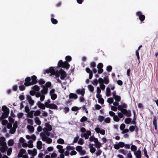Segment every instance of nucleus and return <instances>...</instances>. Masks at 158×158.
Returning a JSON list of instances; mask_svg holds the SVG:
<instances>
[{
  "label": "nucleus",
  "instance_id": "obj_1",
  "mask_svg": "<svg viewBox=\"0 0 158 158\" xmlns=\"http://www.w3.org/2000/svg\"><path fill=\"white\" fill-rule=\"evenodd\" d=\"M45 71L48 74L50 73L52 75H55L57 77H58L60 74V70L59 72L56 71L53 67H50L48 69H47Z\"/></svg>",
  "mask_w": 158,
  "mask_h": 158
},
{
  "label": "nucleus",
  "instance_id": "obj_2",
  "mask_svg": "<svg viewBox=\"0 0 158 158\" xmlns=\"http://www.w3.org/2000/svg\"><path fill=\"white\" fill-rule=\"evenodd\" d=\"M58 66L68 69L70 67V64L67 62H63L61 60H59L58 63Z\"/></svg>",
  "mask_w": 158,
  "mask_h": 158
},
{
  "label": "nucleus",
  "instance_id": "obj_3",
  "mask_svg": "<svg viewBox=\"0 0 158 158\" xmlns=\"http://www.w3.org/2000/svg\"><path fill=\"white\" fill-rule=\"evenodd\" d=\"M31 78L30 77H27L25 80V82L24 83V85L25 86H28L32 85L31 83Z\"/></svg>",
  "mask_w": 158,
  "mask_h": 158
},
{
  "label": "nucleus",
  "instance_id": "obj_4",
  "mask_svg": "<svg viewBox=\"0 0 158 158\" xmlns=\"http://www.w3.org/2000/svg\"><path fill=\"white\" fill-rule=\"evenodd\" d=\"M136 15L139 17V19L141 21H144L145 19V16L142 14V12L139 11L136 13Z\"/></svg>",
  "mask_w": 158,
  "mask_h": 158
},
{
  "label": "nucleus",
  "instance_id": "obj_5",
  "mask_svg": "<svg viewBox=\"0 0 158 158\" xmlns=\"http://www.w3.org/2000/svg\"><path fill=\"white\" fill-rule=\"evenodd\" d=\"M60 79L62 80H64L67 76L66 72L62 69L60 70Z\"/></svg>",
  "mask_w": 158,
  "mask_h": 158
},
{
  "label": "nucleus",
  "instance_id": "obj_6",
  "mask_svg": "<svg viewBox=\"0 0 158 158\" xmlns=\"http://www.w3.org/2000/svg\"><path fill=\"white\" fill-rule=\"evenodd\" d=\"M31 83H32V85L37 84L38 82L37 77L35 75L32 76L31 77Z\"/></svg>",
  "mask_w": 158,
  "mask_h": 158
},
{
  "label": "nucleus",
  "instance_id": "obj_7",
  "mask_svg": "<svg viewBox=\"0 0 158 158\" xmlns=\"http://www.w3.org/2000/svg\"><path fill=\"white\" fill-rule=\"evenodd\" d=\"M76 93L78 94H81L82 96H83L85 94V89L82 88L81 89H79L77 90Z\"/></svg>",
  "mask_w": 158,
  "mask_h": 158
},
{
  "label": "nucleus",
  "instance_id": "obj_8",
  "mask_svg": "<svg viewBox=\"0 0 158 158\" xmlns=\"http://www.w3.org/2000/svg\"><path fill=\"white\" fill-rule=\"evenodd\" d=\"M134 154L136 158H141V151L139 149L137 151H134Z\"/></svg>",
  "mask_w": 158,
  "mask_h": 158
},
{
  "label": "nucleus",
  "instance_id": "obj_9",
  "mask_svg": "<svg viewBox=\"0 0 158 158\" xmlns=\"http://www.w3.org/2000/svg\"><path fill=\"white\" fill-rule=\"evenodd\" d=\"M127 117H130L131 116V113L130 110H127V109H123L122 112Z\"/></svg>",
  "mask_w": 158,
  "mask_h": 158
},
{
  "label": "nucleus",
  "instance_id": "obj_10",
  "mask_svg": "<svg viewBox=\"0 0 158 158\" xmlns=\"http://www.w3.org/2000/svg\"><path fill=\"white\" fill-rule=\"evenodd\" d=\"M37 105H38V107L43 110H44L45 108V106L44 104L42 103L41 102L39 101L38 102Z\"/></svg>",
  "mask_w": 158,
  "mask_h": 158
},
{
  "label": "nucleus",
  "instance_id": "obj_11",
  "mask_svg": "<svg viewBox=\"0 0 158 158\" xmlns=\"http://www.w3.org/2000/svg\"><path fill=\"white\" fill-rule=\"evenodd\" d=\"M69 99H76L78 98V96L76 94L70 93L69 95Z\"/></svg>",
  "mask_w": 158,
  "mask_h": 158
},
{
  "label": "nucleus",
  "instance_id": "obj_12",
  "mask_svg": "<svg viewBox=\"0 0 158 158\" xmlns=\"http://www.w3.org/2000/svg\"><path fill=\"white\" fill-rule=\"evenodd\" d=\"M41 86L43 87L44 89L41 90L40 91L41 93L43 94H46L48 92V89L47 88H45V86L43 85H42Z\"/></svg>",
  "mask_w": 158,
  "mask_h": 158
},
{
  "label": "nucleus",
  "instance_id": "obj_13",
  "mask_svg": "<svg viewBox=\"0 0 158 158\" xmlns=\"http://www.w3.org/2000/svg\"><path fill=\"white\" fill-rule=\"evenodd\" d=\"M5 139L4 137H2L0 138V146L1 145H6V143L5 142Z\"/></svg>",
  "mask_w": 158,
  "mask_h": 158
},
{
  "label": "nucleus",
  "instance_id": "obj_14",
  "mask_svg": "<svg viewBox=\"0 0 158 158\" xmlns=\"http://www.w3.org/2000/svg\"><path fill=\"white\" fill-rule=\"evenodd\" d=\"M2 147L0 148V151L4 153L7 149L8 148L6 146V144L2 145Z\"/></svg>",
  "mask_w": 158,
  "mask_h": 158
},
{
  "label": "nucleus",
  "instance_id": "obj_15",
  "mask_svg": "<svg viewBox=\"0 0 158 158\" xmlns=\"http://www.w3.org/2000/svg\"><path fill=\"white\" fill-rule=\"evenodd\" d=\"M157 119L156 117L154 118L153 120V124L154 127V128L155 130L157 129Z\"/></svg>",
  "mask_w": 158,
  "mask_h": 158
},
{
  "label": "nucleus",
  "instance_id": "obj_16",
  "mask_svg": "<svg viewBox=\"0 0 158 158\" xmlns=\"http://www.w3.org/2000/svg\"><path fill=\"white\" fill-rule=\"evenodd\" d=\"M42 143L41 141H39L37 142L36 147L39 150H40L42 148Z\"/></svg>",
  "mask_w": 158,
  "mask_h": 158
},
{
  "label": "nucleus",
  "instance_id": "obj_17",
  "mask_svg": "<svg viewBox=\"0 0 158 158\" xmlns=\"http://www.w3.org/2000/svg\"><path fill=\"white\" fill-rule=\"evenodd\" d=\"M42 139L43 141H46L48 137L46 136L45 134L43 133H41L40 134Z\"/></svg>",
  "mask_w": 158,
  "mask_h": 158
},
{
  "label": "nucleus",
  "instance_id": "obj_18",
  "mask_svg": "<svg viewBox=\"0 0 158 158\" xmlns=\"http://www.w3.org/2000/svg\"><path fill=\"white\" fill-rule=\"evenodd\" d=\"M2 110L4 112L10 113L9 109L6 106H2Z\"/></svg>",
  "mask_w": 158,
  "mask_h": 158
},
{
  "label": "nucleus",
  "instance_id": "obj_19",
  "mask_svg": "<svg viewBox=\"0 0 158 158\" xmlns=\"http://www.w3.org/2000/svg\"><path fill=\"white\" fill-rule=\"evenodd\" d=\"M34 112V110H31L30 112L27 113V117L31 118H33V114Z\"/></svg>",
  "mask_w": 158,
  "mask_h": 158
},
{
  "label": "nucleus",
  "instance_id": "obj_20",
  "mask_svg": "<svg viewBox=\"0 0 158 158\" xmlns=\"http://www.w3.org/2000/svg\"><path fill=\"white\" fill-rule=\"evenodd\" d=\"M27 128L29 130V131L31 133H32L34 130V128L32 126L28 125L27 126Z\"/></svg>",
  "mask_w": 158,
  "mask_h": 158
},
{
  "label": "nucleus",
  "instance_id": "obj_21",
  "mask_svg": "<svg viewBox=\"0 0 158 158\" xmlns=\"http://www.w3.org/2000/svg\"><path fill=\"white\" fill-rule=\"evenodd\" d=\"M106 94L107 97L110 96L111 95L110 89V88L108 87L106 88Z\"/></svg>",
  "mask_w": 158,
  "mask_h": 158
},
{
  "label": "nucleus",
  "instance_id": "obj_22",
  "mask_svg": "<svg viewBox=\"0 0 158 158\" xmlns=\"http://www.w3.org/2000/svg\"><path fill=\"white\" fill-rule=\"evenodd\" d=\"M133 114H134V116H133V118L132 121V123L133 124H135L136 123V118H135L136 114H135V110H133Z\"/></svg>",
  "mask_w": 158,
  "mask_h": 158
},
{
  "label": "nucleus",
  "instance_id": "obj_23",
  "mask_svg": "<svg viewBox=\"0 0 158 158\" xmlns=\"http://www.w3.org/2000/svg\"><path fill=\"white\" fill-rule=\"evenodd\" d=\"M35 123L38 125H40L41 123V121L40 120L38 117H36L35 118Z\"/></svg>",
  "mask_w": 158,
  "mask_h": 158
},
{
  "label": "nucleus",
  "instance_id": "obj_24",
  "mask_svg": "<svg viewBox=\"0 0 158 158\" xmlns=\"http://www.w3.org/2000/svg\"><path fill=\"white\" fill-rule=\"evenodd\" d=\"M9 114V112H3L2 113V116L3 118H5L8 117Z\"/></svg>",
  "mask_w": 158,
  "mask_h": 158
},
{
  "label": "nucleus",
  "instance_id": "obj_25",
  "mask_svg": "<svg viewBox=\"0 0 158 158\" xmlns=\"http://www.w3.org/2000/svg\"><path fill=\"white\" fill-rule=\"evenodd\" d=\"M49 108L53 109H57L58 106L55 104L53 103L51 104Z\"/></svg>",
  "mask_w": 158,
  "mask_h": 158
},
{
  "label": "nucleus",
  "instance_id": "obj_26",
  "mask_svg": "<svg viewBox=\"0 0 158 158\" xmlns=\"http://www.w3.org/2000/svg\"><path fill=\"white\" fill-rule=\"evenodd\" d=\"M131 121V119L130 118H126L125 120V123L126 124H129Z\"/></svg>",
  "mask_w": 158,
  "mask_h": 158
},
{
  "label": "nucleus",
  "instance_id": "obj_27",
  "mask_svg": "<svg viewBox=\"0 0 158 158\" xmlns=\"http://www.w3.org/2000/svg\"><path fill=\"white\" fill-rule=\"evenodd\" d=\"M32 89L35 91H38L40 90V87L37 85H35L32 87Z\"/></svg>",
  "mask_w": 158,
  "mask_h": 158
},
{
  "label": "nucleus",
  "instance_id": "obj_28",
  "mask_svg": "<svg viewBox=\"0 0 158 158\" xmlns=\"http://www.w3.org/2000/svg\"><path fill=\"white\" fill-rule=\"evenodd\" d=\"M104 83L106 84H108L109 82V80L108 77H104Z\"/></svg>",
  "mask_w": 158,
  "mask_h": 158
},
{
  "label": "nucleus",
  "instance_id": "obj_29",
  "mask_svg": "<svg viewBox=\"0 0 158 158\" xmlns=\"http://www.w3.org/2000/svg\"><path fill=\"white\" fill-rule=\"evenodd\" d=\"M28 143H29V145H28V147L29 148H32L33 147V145L32 144L33 141L31 140H30L28 141Z\"/></svg>",
  "mask_w": 158,
  "mask_h": 158
},
{
  "label": "nucleus",
  "instance_id": "obj_30",
  "mask_svg": "<svg viewBox=\"0 0 158 158\" xmlns=\"http://www.w3.org/2000/svg\"><path fill=\"white\" fill-rule=\"evenodd\" d=\"M131 151H136L137 150V147L134 145H132L131 147Z\"/></svg>",
  "mask_w": 158,
  "mask_h": 158
},
{
  "label": "nucleus",
  "instance_id": "obj_31",
  "mask_svg": "<svg viewBox=\"0 0 158 158\" xmlns=\"http://www.w3.org/2000/svg\"><path fill=\"white\" fill-rule=\"evenodd\" d=\"M115 100L118 102H119L121 100V97L120 96L117 95L114 98H113Z\"/></svg>",
  "mask_w": 158,
  "mask_h": 158
},
{
  "label": "nucleus",
  "instance_id": "obj_32",
  "mask_svg": "<svg viewBox=\"0 0 158 158\" xmlns=\"http://www.w3.org/2000/svg\"><path fill=\"white\" fill-rule=\"evenodd\" d=\"M51 20L52 23L53 24H56L58 23L57 20L54 18H51Z\"/></svg>",
  "mask_w": 158,
  "mask_h": 158
},
{
  "label": "nucleus",
  "instance_id": "obj_33",
  "mask_svg": "<svg viewBox=\"0 0 158 158\" xmlns=\"http://www.w3.org/2000/svg\"><path fill=\"white\" fill-rule=\"evenodd\" d=\"M58 143L60 144H63L64 143V140L61 138H59L57 141Z\"/></svg>",
  "mask_w": 158,
  "mask_h": 158
},
{
  "label": "nucleus",
  "instance_id": "obj_34",
  "mask_svg": "<svg viewBox=\"0 0 158 158\" xmlns=\"http://www.w3.org/2000/svg\"><path fill=\"white\" fill-rule=\"evenodd\" d=\"M50 95L51 96V98L53 100H54L56 99L57 98V95L55 94H51Z\"/></svg>",
  "mask_w": 158,
  "mask_h": 158
},
{
  "label": "nucleus",
  "instance_id": "obj_35",
  "mask_svg": "<svg viewBox=\"0 0 158 158\" xmlns=\"http://www.w3.org/2000/svg\"><path fill=\"white\" fill-rule=\"evenodd\" d=\"M81 108V107L79 108L78 107H77V106H74L72 108L71 110L73 111H76L79 110Z\"/></svg>",
  "mask_w": 158,
  "mask_h": 158
},
{
  "label": "nucleus",
  "instance_id": "obj_36",
  "mask_svg": "<svg viewBox=\"0 0 158 158\" xmlns=\"http://www.w3.org/2000/svg\"><path fill=\"white\" fill-rule=\"evenodd\" d=\"M14 143V141L12 139H10L8 142V144L9 146H12Z\"/></svg>",
  "mask_w": 158,
  "mask_h": 158
},
{
  "label": "nucleus",
  "instance_id": "obj_37",
  "mask_svg": "<svg viewBox=\"0 0 158 158\" xmlns=\"http://www.w3.org/2000/svg\"><path fill=\"white\" fill-rule=\"evenodd\" d=\"M143 152L145 156L147 158H149V156H148V155L147 154V150L146 149L145 147L143 149Z\"/></svg>",
  "mask_w": 158,
  "mask_h": 158
},
{
  "label": "nucleus",
  "instance_id": "obj_38",
  "mask_svg": "<svg viewBox=\"0 0 158 158\" xmlns=\"http://www.w3.org/2000/svg\"><path fill=\"white\" fill-rule=\"evenodd\" d=\"M96 66V63L94 62H92L90 63V67L91 68H94Z\"/></svg>",
  "mask_w": 158,
  "mask_h": 158
},
{
  "label": "nucleus",
  "instance_id": "obj_39",
  "mask_svg": "<svg viewBox=\"0 0 158 158\" xmlns=\"http://www.w3.org/2000/svg\"><path fill=\"white\" fill-rule=\"evenodd\" d=\"M113 119L114 121L115 122H118L119 121L120 119L119 118L118 116L116 115H115L113 117Z\"/></svg>",
  "mask_w": 158,
  "mask_h": 158
},
{
  "label": "nucleus",
  "instance_id": "obj_40",
  "mask_svg": "<svg viewBox=\"0 0 158 158\" xmlns=\"http://www.w3.org/2000/svg\"><path fill=\"white\" fill-rule=\"evenodd\" d=\"M88 87L89 90L91 92H93L94 91V88L92 85H89Z\"/></svg>",
  "mask_w": 158,
  "mask_h": 158
},
{
  "label": "nucleus",
  "instance_id": "obj_41",
  "mask_svg": "<svg viewBox=\"0 0 158 158\" xmlns=\"http://www.w3.org/2000/svg\"><path fill=\"white\" fill-rule=\"evenodd\" d=\"M65 60H66V61L67 62H70L72 60L71 57L69 56H66L65 58Z\"/></svg>",
  "mask_w": 158,
  "mask_h": 158
},
{
  "label": "nucleus",
  "instance_id": "obj_42",
  "mask_svg": "<svg viewBox=\"0 0 158 158\" xmlns=\"http://www.w3.org/2000/svg\"><path fill=\"white\" fill-rule=\"evenodd\" d=\"M87 120V118L85 116H83L80 119V122H83Z\"/></svg>",
  "mask_w": 158,
  "mask_h": 158
},
{
  "label": "nucleus",
  "instance_id": "obj_43",
  "mask_svg": "<svg viewBox=\"0 0 158 158\" xmlns=\"http://www.w3.org/2000/svg\"><path fill=\"white\" fill-rule=\"evenodd\" d=\"M23 115L24 114L22 112L18 113L17 114V117L19 119L21 118H22Z\"/></svg>",
  "mask_w": 158,
  "mask_h": 158
},
{
  "label": "nucleus",
  "instance_id": "obj_44",
  "mask_svg": "<svg viewBox=\"0 0 158 158\" xmlns=\"http://www.w3.org/2000/svg\"><path fill=\"white\" fill-rule=\"evenodd\" d=\"M118 152H119L122 153L124 155H126L127 153V151L123 149H120L119 150Z\"/></svg>",
  "mask_w": 158,
  "mask_h": 158
},
{
  "label": "nucleus",
  "instance_id": "obj_45",
  "mask_svg": "<svg viewBox=\"0 0 158 158\" xmlns=\"http://www.w3.org/2000/svg\"><path fill=\"white\" fill-rule=\"evenodd\" d=\"M95 147L98 148H99L101 146V144L100 142H98L95 144Z\"/></svg>",
  "mask_w": 158,
  "mask_h": 158
},
{
  "label": "nucleus",
  "instance_id": "obj_46",
  "mask_svg": "<svg viewBox=\"0 0 158 158\" xmlns=\"http://www.w3.org/2000/svg\"><path fill=\"white\" fill-rule=\"evenodd\" d=\"M40 111L39 110H36L34 113V116H38L40 114Z\"/></svg>",
  "mask_w": 158,
  "mask_h": 158
},
{
  "label": "nucleus",
  "instance_id": "obj_47",
  "mask_svg": "<svg viewBox=\"0 0 158 158\" xmlns=\"http://www.w3.org/2000/svg\"><path fill=\"white\" fill-rule=\"evenodd\" d=\"M82 147L80 146H77L76 148V150L78 152H80L81 151H82Z\"/></svg>",
  "mask_w": 158,
  "mask_h": 158
},
{
  "label": "nucleus",
  "instance_id": "obj_48",
  "mask_svg": "<svg viewBox=\"0 0 158 158\" xmlns=\"http://www.w3.org/2000/svg\"><path fill=\"white\" fill-rule=\"evenodd\" d=\"M75 148L73 146H68L66 147V149L68 150H73L75 149Z\"/></svg>",
  "mask_w": 158,
  "mask_h": 158
},
{
  "label": "nucleus",
  "instance_id": "obj_49",
  "mask_svg": "<svg viewBox=\"0 0 158 158\" xmlns=\"http://www.w3.org/2000/svg\"><path fill=\"white\" fill-rule=\"evenodd\" d=\"M81 136L82 138L85 137V139H87L89 138V137L86 135L85 133L81 134Z\"/></svg>",
  "mask_w": 158,
  "mask_h": 158
},
{
  "label": "nucleus",
  "instance_id": "obj_50",
  "mask_svg": "<svg viewBox=\"0 0 158 158\" xmlns=\"http://www.w3.org/2000/svg\"><path fill=\"white\" fill-rule=\"evenodd\" d=\"M98 83V81L97 79H94L92 82V84L94 85H96Z\"/></svg>",
  "mask_w": 158,
  "mask_h": 158
},
{
  "label": "nucleus",
  "instance_id": "obj_51",
  "mask_svg": "<svg viewBox=\"0 0 158 158\" xmlns=\"http://www.w3.org/2000/svg\"><path fill=\"white\" fill-rule=\"evenodd\" d=\"M118 144L120 148H123L125 145V144L123 142H120L118 143Z\"/></svg>",
  "mask_w": 158,
  "mask_h": 158
},
{
  "label": "nucleus",
  "instance_id": "obj_52",
  "mask_svg": "<svg viewBox=\"0 0 158 158\" xmlns=\"http://www.w3.org/2000/svg\"><path fill=\"white\" fill-rule=\"evenodd\" d=\"M79 137L78 136H76V137H75L74 138V139L73 141V143L72 144L73 145L74 144V143H77V142L78 139H79Z\"/></svg>",
  "mask_w": 158,
  "mask_h": 158
},
{
  "label": "nucleus",
  "instance_id": "obj_53",
  "mask_svg": "<svg viewBox=\"0 0 158 158\" xmlns=\"http://www.w3.org/2000/svg\"><path fill=\"white\" fill-rule=\"evenodd\" d=\"M118 109L119 110L121 111L122 113L123 111V110L125 109L123 108V106L121 105H118Z\"/></svg>",
  "mask_w": 158,
  "mask_h": 158
},
{
  "label": "nucleus",
  "instance_id": "obj_54",
  "mask_svg": "<svg viewBox=\"0 0 158 158\" xmlns=\"http://www.w3.org/2000/svg\"><path fill=\"white\" fill-rule=\"evenodd\" d=\"M102 151L101 149H98V151L96 152L95 154L97 156H100L102 153Z\"/></svg>",
  "mask_w": 158,
  "mask_h": 158
},
{
  "label": "nucleus",
  "instance_id": "obj_55",
  "mask_svg": "<svg viewBox=\"0 0 158 158\" xmlns=\"http://www.w3.org/2000/svg\"><path fill=\"white\" fill-rule=\"evenodd\" d=\"M12 148H9L7 151V154L8 156L10 155L11 154V153L12 152Z\"/></svg>",
  "mask_w": 158,
  "mask_h": 158
},
{
  "label": "nucleus",
  "instance_id": "obj_56",
  "mask_svg": "<svg viewBox=\"0 0 158 158\" xmlns=\"http://www.w3.org/2000/svg\"><path fill=\"white\" fill-rule=\"evenodd\" d=\"M45 83V81L43 79L41 78L39 81V83L40 85L44 84Z\"/></svg>",
  "mask_w": 158,
  "mask_h": 158
},
{
  "label": "nucleus",
  "instance_id": "obj_57",
  "mask_svg": "<svg viewBox=\"0 0 158 158\" xmlns=\"http://www.w3.org/2000/svg\"><path fill=\"white\" fill-rule=\"evenodd\" d=\"M112 69V67L110 65H108L106 67V70L109 72H110Z\"/></svg>",
  "mask_w": 158,
  "mask_h": 158
},
{
  "label": "nucleus",
  "instance_id": "obj_58",
  "mask_svg": "<svg viewBox=\"0 0 158 158\" xmlns=\"http://www.w3.org/2000/svg\"><path fill=\"white\" fill-rule=\"evenodd\" d=\"M16 129L13 127L11 128L10 130V133L12 134H14L16 131Z\"/></svg>",
  "mask_w": 158,
  "mask_h": 158
},
{
  "label": "nucleus",
  "instance_id": "obj_59",
  "mask_svg": "<svg viewBox=\"0 0 158 158\" xmlns=\"http://www.w3.org/2000/svg\"><path fill=\"white\" fill-rule=\"evenodd\" d=\"M2 123L3 125H5L8 123V121L7 120L3 119L2 121Z\"/></svg>",
  "mask_w": 158,
  "mask_h": 158
},
{
  "label": "nucleus",
  "instance_id": "obj_60",
  "mask_svg": "<svg viewBox=\"0 0 158 158\" xmlns=\"http://www.w3.org/2000/svg\"><path fill=\"white\" fill-rule=\"evenodd\" d=\"M32 151V156H35L37 154V150L36 149L34 148Z\"/></svg>",
  "mask_w": 158,
  "mask_h": 158
},
{
  "label": "nucleus",
  "instance_id": "obj_61",
  "mask_svg": "<svg viewBox=\"0 0 158 158\" xmlns=\"http://www.w3.org/2000/svg\"><path fill=\"white\" fill-rule=\"evenodd\" d=\"M125 125L124 123H122L121 124L120 127V129L121 130H123L124 129L125 127Z\"/></svg>",
  "mask_w": 158,
  "mask_h": 158
},
{
  "label": "nucleus",
  "instance_id": "obj_62",
  "mask_svg": "<svg viewBox=\"0 0 158 158\" xmlns=\"http://www.w3.org/2000/svg\"><path fill=\"white\" fill-rule=\"evenodd\" d=\"M114 101V100L112 98H108L107 100V102L110 103L111 104Z\"/></svg>",
  "mask_w": 158,
  "mask_h": 158
},
{
  "label": "nucleus",
  "instance_id": "obj_63",
  "mask_svg": "<svg viewBox=\"0 0 158 158\" xmlns=\"http://www.w3.org/2000/svg\"><path fill=\"white\" fill-rule=\"evenodd\" d=\"M27 122L28 123L30 124L31 126H32L33 125V121L32 119H27Z\"/></svg>",
  "mask_w": 158,
  "mask_h": 158
},
{
  "label": "nucleus",
  "instance_id": "obj_64",
  "mask_svg": "<svg viewBox=\"0 0 158 158\" xmlns=\"http://www.w3.org/2000/svg\"><path fill=\"white\" fill-rule=\"evenodd\" d=\"M25 111L27 113L30 111V109L28 105H27L25 106Z\"/></svg>",
  "mask_w": 158,
  "mask_h": 158
}]
</instances>
